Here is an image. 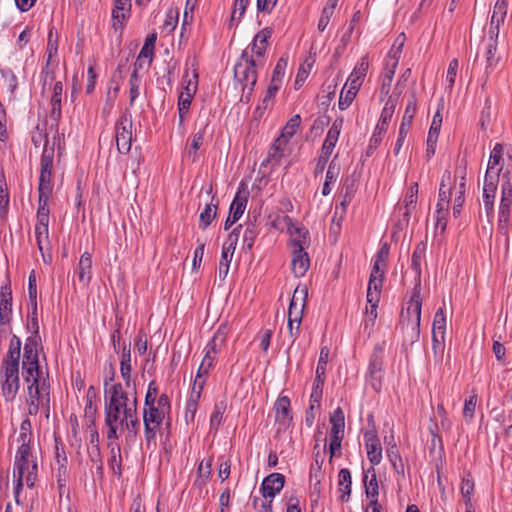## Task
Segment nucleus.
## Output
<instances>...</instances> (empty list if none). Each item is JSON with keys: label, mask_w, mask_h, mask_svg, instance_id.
<instances>
[{"label": "nucleus", "mask_w": 512, "mask_h": 512, "mask_svg": "<svg viewBox=\"0 0 512 512\" xmlns=\"http://www.w3.org/2000/svg\"><path fill=\"white\" fill-rule=\"evenodd\" d=\"M427 245L425 242H419L412 253L411 257V269L414 272L415 284L412 290L410 300L408 302L406 313L408 316L407 326L411 329V340L417 341L420 336V321H421V310H422V297L420 294L421 290V265L425 259Z\"/></svg>", "instance_id": "1"}, {"label": "nucleus", "mask_w": 512, "mask_h": 512, "mask_svg": "<svg viewBox=\"0 0 512 512\" xmlns=\"http://www.w3.org/2000/svg\"><path fill=\"white\" fill-rule=\"evenodd\" d=\"M104 416L115 418L118 421L137 411L138 399L136 385H133L131 399L129 392L125 391L121 383L109 385L108 380L104 382Z\"/></svg>", "instance_id": "2"}, {"label": "nucleus", "mask_w": 512, "mask_h": 512, "mask_svg": "<svg viewBox=\"0 0 512 512\" xmlns=\"http://www.w3.org/2000/svg\"><path fill=\"white\" fill-rule=\"evenodd\" d=\"M171 401L167 394L162 393L159 396V403L157 405H149L143 408V423H144V438L147 446L151 443L155 444L156 435L160 430L162 424L165 422L166 426H170L171 422Z\"/></svg>", "instance_id": "3"}, {"label": "nucleus", "mask_w": 512, "mask_h": 512, "mask_svg": "<svg viewBox=\"0 0 512 512\" xmlns=\"http://www.w3.org/2000/svg\"><path fill=\"white\" fill-rule=\"evenodd\" d=\"M263 65L262 60H257L253 55H249V49L246 48L234 67V77L240 83L242 95L241 102L248 103L257 82L258 66Z\"/></svg>", "instance_id": "4"}, {"label": "nucleus", "mask_w": 512, "mask_h": 512, "mask_svg": "<svg viewBox=\"0 0 512 512\" xmlns=\"http://www.w3.org/2000/svg\"><path fill=\"white\" fill-rule=\"evenodd\" d=\"M25 403L30 416H36L40 408L43 409L46 418L50 415V384L48 379L33 380L26 391Z\"/></svg>", "instance_id": "5"}, {"label": "nucleus", "mask_w": 512, "mask_h": 512, "mask_svg": "<svg viewBox=\"0 0 512 512\" xmlns=\"http://www.w3.org/2000/svg\"><path fill=\"white\" fill-rule=\"evenodd\" d=\"M308 298V288L305 285H299L295 288L290 305L288 308V333L292 338V344L300 333L303 311Z\"/></svg>", "instance_id": "6"}, {"label": "nucleus", "mask_w": 512, "mask_h": 512, "mask_svg": "<svg viewBox=\"0 0 512 512\" xmlns=\"http://www.w3.org/2000/svg\"><path fill=\"white\" fill-rule=\"evenodd\" d=\"M46 139L40 159V175L38 185V196H50L53 190L52 169L54 159V147L47 146Z\"/></svg>", "instance_id": "7"}, {"label": "nucleus", "mask_w": 512, "mask_h": 512, "mask_svg": "<svg viewBox=\"0 0 512 512\" xmlns=\"http://www.w3.org/2000/svg\"><path fill=\"white\" fill-rule=\"evenodd\" d=\"M1 377L2 395L6 402H11L15 399L20 388L19 364L3 362Z\"/></svg>", "instance_id": "8"}, {"label": "nucleus", "mask_w": 512, "mask_h": 512, "mask_svg": "<svg viewBox=\"0 0 512 512\" xmlns=\"http://www.w3.org/2000/svg\"><path fill=\"white\" fill-rule=\"evenodd\" d=\"M132 115L128 111L121 114L115 124V141L121 154H128L132 145Z\"/></svg>", "instance_id": "9"}, {"label": "nucleus", "mask_w": 512, "mask_h": 512, "mask_svg": "<svg viewBox=\"0 0 512 512\" xmlns=\"http://www.w3.org/2000/svg\"><path fill=\"white\" fill-rule=\"evenodd\" d=\"M329 359V349L327 346L321 347L318 364L316 367V375L310 395V409L313 410L315 405L320 406L322 398L324 377L326 374V366Z\"/></svg>", "instance_id": "10"}, {"label": "nucleus", "mask_w": 512, "mask_h": 512, "mask_svg": "<svg viewBox=\"0 0 512 512\" xmlns=\"http://www.w3.org/2000/svg\"><path fill=\"white\" fill-rule=\"evenodd\" d=\"M242 225L237 226L228 236V240L223 244L221 258L218 268V277L221 281H224L228 275L230 263L232 261L234 251L236 248V242L238 239L239 229Z\"/></svg>", "instance_id": "11"}, {"label": "nucleus", "mask_w": 512, "mask_h": 512, "mask_svg": "<svg viewBox=\"0 0 512 512\" xmlns=\"http://www.w3.org/2000/svg\"><path fill=\"white\" fill-rule=\"evenodd\" d=\"M417 104H416V97L415 95L412 96V98L408 101L406 105V109L402 118V122L399 128L398 137L395 143L394 147V154L398 155L404 142L406 139V136L409 132L412 119L414 118V115L416 113Z\"/></svg>", "instance_id": "12"}, {"label": "nucleus", "mask_w": 512, "mask_h": 512, "mask_svg": "<svg viewBox=\"0 0 512 512\" xmlns=\"http://www.w3.org/2000/svg\"><path fill=\"white\" fill-rule=\"evenodd\" d=\"M365 448L370 463L375 466L382 461V447L375 429L367 430L364 433Z\"/></svg>", "instance_id": "13"}, {"label": "nucleus", "mask_w": 512, "mask_h": 512, "mask_svg": "<svg viewBox=\"0 0 512 512\" xmlns=\"http://www.w3.org/2000/svg\"><path fill=\"white\" fill-rule=\"evenodd\" d=\"M285 476L280 473H272L265 477L261 484V494L264 498H274L284 487Z\"/></svg>", "instance_id": "14"}, {"label": "nucleus", "mask_w": 512, "mask_h": 512, "mask_svg": "<svg viewBox=\"0 0 512 512\" xmlns=\"http://www.w3.org/2000/svg\"><path fill=\"white\" fill-rule=\"evenodd\" d=\"M272 32L271 28H264L260 30L255 35L250 48L248 47L249 55H253L255 59L263 61V56L268 47V39L272 36Z\"/></svg>", "instance_id": "15"}, {"label": "nucleus", "mask_w": 512, "mask_h": 512, "mask_svg": "<svg viewBox=\"0 0 512 512\" xmlns=\"http://www.w3.org/2000/svg\"><path fill=\"white\" fill-rule=\"evenodd\" d=\"M452 195V179L451 172L446 170L443 173L440 187H439V195L438 202L436 204V210H445L449 211V203Z\"/></svg>", "instance_id": "16"}, {"label": "nucleus", "mask_w": 512, "mask_h": 512, "mask_svg": "<svg viewBox=\"0 0 512 512\" xmlns=\"http://www.w3.org/2000/svg\"><path fill=\"white\" fill-rule=\"evenodd\" d=\"M298 247L297 250H291V266L294 276L302 277L310 267V258L305 249H302L301 246Z\"/></svg>", "instance_id": "17"}, {"label": "nucleus", "mask_w": 512, "mask_h": 512, "mask_svg": "<svg viewBox=\"0 0 512 512\" xmlns=\"http://www.w3.org/2000/svg\"><path fill=\"white\" fill-rule=\"evenodd\" d=\"M12 314V291L10 284L4 285L0 290V323L8 324Z\"/></svg>", "instance_id": "18"}, {"label": "nucleus", "mask_w": 512, "mask_h": 512, "mask_svg": "<svg viewBox=\"0 0 512 512\" xmlns=\"http://www.w3.org/2000/svg\"><path fill=\"white\" fill-rule=\"evenodd\" d=\"M290 399L280 396L274 404L275 421L283 426H288L292 421Z\"/></svg>", "instance_id": "19"}, {"label": "nucleus", "mask_w": 512, "mask_h": 512, "mask_svg": "<svg viewBox=\"0 0 512 512\" xmlns=\"http://www.w3.org/2000/svg\"><path fill=\"white\" fill-rule=\"evenodd\" d=\"M342 125H343V119H337L333 122L332 126L330 127V129L327 132V135H326L324 143L321 147L320 153H322L324 155L331 156V154L337 144V141H338L341 129H342Z\"/></svg>", "instance_id": "20"}, {"label": "nucleus", "mask_w": 512, "mask_h": 512, "mask_svg": "<svg viewBox=\"0 0 512 512\" xmlns=\"http://www.w3.org/2000/svg\"><path fill=\"white\" fill-rule=\"evenodd\" d=\"M330 439L342 440L344 437L345 416L343 410L338 407L330 415Z\"/></svg>", "instance_id": "21"}, {"label": "nucleus", "mask_w": 512, "mask_h": 512, "mask_svg": "<svg viewBox=\"0 0 512 512\" xmlns=\"http://www.w3.org/2000/svg\"><path fill=\"white\" fill-rule=\"evenodd\" d=\"M62 93H63L62 81H56L53 85L52 96L50 99V103H51L50 118L55 123H57L61 118Z\"/></svg>", "instance_id": "22"}, {"label": "nucleus", "mask_w": 512, "mask_h": 512, "mask_svg": "<svg viewBox=\"0 0 512 512\" xmlns=\"http://www.w3.org/2000/svg\"><path fill=\"white\" fill-rule=\"evenodd\" d=\"M288 230L291 235L290 246L291 250H297L301 246L305 249L309 245V232L305 228L289 225Z\"/></svg>", "instance_id": "23"}, {"label": "nucleus", "mask_w": 512, "mask_h": 512, "mask_svg": "<svg viewBox=\"0 0 512 512\" xmlns=\"http://www.w3.org/2000/svg\"><path fill=\"white\" fill-rule=\"evenodd\" d=\"M396 107L395 101L390 96L389 99L386 101L385 106L381 112L380 119L375 127V132L380 133L382 135L385 134L388 128V124L391 121V118L394 114Z\"/></svg>", "instance_id": "24"}, {"label": "nucleus", "mask_w": 512, "mask_h": 512, "mask_svg": "<svg viewBox=\"0 0 512 512\" xmlns=\"http://www.w3.org/2000/svg\"><path fill=\"white\" fill-rule=\"evenodd\" d=\"M287 143L288 142L281 137L275 139L268 151L266 160L262 163V166H265L271 162H274V164H279L285 155L284 152Z\"/></svg>", "instance_id": "25"}, {"label": "nucleus", "mask_w": 512, "mask_h": 512, "mask_svg": "<svg viewBox=\"0 0 512 512\" xmlns=\"http://www.w3.org/2000/svg\"><path fill=\"white\" fill-rule=\"evenodd\" d=\"M363 484L367 498H378L379 486L374 467H370L364 471Z\"/></svg>", "instance_id": "26"}, {"label": "nucleus", "mask_w": 512, "mask_h": 512, "mask_svg": "<svg viewBox=\"0 0 512 512\" xmlns=\"http://www.w3.org/2000/svg\"><path fill=\"white\" fill-rule=\"evenodd\" d=\"M219 200L213 196L210 203L205 205L204 210L199 215V228L205 230L217 215Z\"/></svg>", "instance_id": "27"}, {"label": "nucleus", "mask_w": 512, "mask_h": 512, "mask_svg": "<svg viewBox=\"0 0 512 512\" xmlns=\"http://www.w3.org/2000/svg\"><path fill=\"white\" fill-rule=\"evenodd\" d=\"M67 462L68 461L54 462V464L52 465V471H53V474L57 481V486H58L60 496L63 495L65 488H66L67 481L69 480V476H70L68 467H67Z\"/></svg>", "instance_id": "28"}, {"label": "nucleus", "mask_w": 512, "mask_h": 512, "mask_svg": "<svg viewBox=\"0 0 512 512\" xmlns=\"http://www.w3.org/2000/svg\"><path fill=\"white\" fill-rule=\"evenodd\" d=\"M352 478L349 469L342 468L338 473V486L339 492H341L340 500L347 502L351 494Z\"/></svg>", "instance_id": "29"}, {"label": "nucleus", "mask_w": 512, "mask_h": 512, "mask_svg": "<svg viewBox=\"0 0 512 512\" xmlns=\"http://www.w3.org/2000/svg\"><path fill=\"white\" fill-rule=\"evenodd\" d=\"M92 258L90 253L84 252L77 266V275L81 283L87 284L91 279Z\"/></svg>", "instance_id": "30"}, {"label": "nucleus", "mask_w": 512, "mask_h": 512, "mask_svg": "<svg viewBox=\"0 0 512 512\" xmlns=\"http://www.w3.org/2000/svg\"><path fill=\"white\" fill-rule=\"evenodd\" d=\"M110 451V457L108 459V465L112 469L113 473L120 477L122 474V456L120 444H107Z\"/></svg>", "instance_id": "31"}, {"label": "nucleus", "mask_w": 512, "mask_h": 512, "mask_svg": "<svg viewBox=\"0 0 512 512\" xmlns=\"http://www.w3.org/2000/svg\"><path fill=\"white\" fill-rule=\"evenodd\" d=\"M340 174V166L336 163V157L330 162L326 176L325 181L322 187V195L327 196L331 193L332 187L331 185L336 182Z\"/></svg>", "instance_id": "32"}, {"label": "nucleus", "mask_w": 512, "mask_h": 512, "mask_svg": "<svg viewBox=\"0 0 512 512\" xmlns=\"http://www.w3.org/2000/svg\"><path fill=\"white\" fill-rule=\"evenodd\" d=\"M202 392L200 390H196L195 387L192 388L191 394L186 402L185 406V414L184 418L186 423H190L194 421L197 409L198 402L201 398Z\"/></svg>", "instance_id": "33"}, {"label": "nucleus", "mask_w": 512, "mask_h": 512, "mask_svg": "<svg viewBox=\"0 0 512 512\" xmlns=\"http://www.w3.org/2000/svg\"><path fill=\"white\" fill-rule=\"evenodd\" d=\"M39 337L30 336L24 344V353L22 362H39L38 359Z\"/></svg>", "instance_id": "34"}, {"label": "nucleus", "mask_w": 512, "mask_h": 512, "mask_svg": "<svg viewBox=\"0 0 512 512\" xmlns=\"http://www.w3.org/2000/svg\"><path fill=\"white\" fill-rule=\"evenodd\" d=\"M247 202V195L238 191L229 208V214L232 215L234 220H239L241 218L246 209Z\"/></svg>", "instance_id": "35"}, {"label": "nucleus", "mask_w": 512, "mask_h": 512, "mask_svg": "<svg viewBox=\"0 0 512 512\" xmlns=\"http://www.w3.org/2000/svg\"><path fill=\"white\" fill-rule=\"evenodd\" d=\"M22 376L27 386L35 379H44L41 377L39 362H22Z\"/></svg>", "instance_id": "36"}, {"label": "nucleus", "mask_w": 512, "mask_h": 512, "mask_svg": "<svg viewBox=\"0 0 512 512\" xmlns=\"http://www.w3.org/2000/svg\"><path fill=\"white\" fill-rule=\"evenodd\" d=\"M35 236L39 251L42 254L44 261L46 262L44 249L49 245V225L47 224H36Z\"/></svg>", "instance_id": "37"}, {"label": "nucleus", "mask_w": 512, "mask_h": 512, "mask_svg": "<svg viewBox=\"0 0 512 512\" xmlns=\"http://www.w3.org/2000/svg\"><path fill=\"white\" fill-rule=\"evenodd\" d=\"M484 54L486 58V70L494 68L500 61V57H496L497 42L494 40H484Z\"/></svg>", "instance_id": "38"}, {"label": "nucleus", "mask_w": 512, "mask_h": 512, "mask_svg": "<svg viewBox=\"0 0 512 512\" xmlns=\"http://www.w3.org/2000/svg\"><path fill=\"white\" fill-rule=\"evenodd\" d=\"M445 332H446V315L444 313V310L442 308H439L433 319V325H432V337H440L445 338Z\"/></svg>", "instance_id": "39"}, {"label": "nucleus", "mask_w": 512, "mask_h": 512, "mask_svg": "<svg viewBox=\"0 0 512 512\" xmlns=\"http://www.w3.org/2000/svg\"><path fill=\"white\" fill-rule=\"evenodd\" d=\"M105 427L107 428V444H119L117 441L119 439L120 433V423L117 419L105 416L104 419Z\"/></svg>", "instance_id": "40"}, {"label": "nucleus", "mask_w": 512, "mask_h": 512, "mask_svg": "<svg viewBox=\"0 0 512 512\" xmlns=\"http://www.w3.org/2000/svg\"><path fill=\"white\" fill-rule=\"evenodd\" d=\"M121 430L126 429L129 434L136 436L140 430V421L137 417V411L129 413V415L122 417L119 421Z\"/></svg>", "instance_id": "41"}, {"label": "nucleus", "mask_w": 512, "mask_h": 512, "mask_svg": "<svg viewBox=\"0 0 512 512\" xmlns=\"http://www.w3.org/2000/svg\"><path fill=\"white\" fill-rule=\"evenodd\" d=\"M191 97L190 93H180L178 97V114H179V127L184 126L185 117L189 112L190 106H191Z\"/></svg>", "instance_id": "42"}, {"label": "nucleus", "mask_w": 512, "mask_h": 512, "mask_svg": "<svg viewBox=\"0 0 512 512\" xmlns=\"http://www.w3.org/2000/svg\"><path fill=\"white\" fill-rule=\"evenodd\" d=\"M279 85L271 84L268 86L267 91L263 99L261 100V103L257 105L255 109V114H257L259 117L263 115L265 110L268 108L269 103L272 101V99L275 97L276 93L279 90Z\"/></svg>", "instance_id": "43"}, {"label": "nucleus", "mask_w": 512, "mask_h": 512, "mask_svg": "<svg viewBox=\"0 0 512 512\" xmlns=\"http://www.w3.org/2000/svg\"><path fill=\"white\" fill-rule=\"evenodd\" d=\"M50 196H38L37 223L49 225V207L48 201Z\"/></svg>", "instance_id": "44"}, {"label": "nucleus", "mask_w": 512, "mask_h": 512, "mask_svg": "<svg viewBox=\"0 0 512 512\" xmlns=\"http://www.w3.org/2000/svg\"><path fill=\"white\" fill-rule=\"evenodd\" d=\"M21 340L17 336H13L10 340L9 350L3 362L18 363L20 358Z\"/></svg>", "instance_id": "45"}, {"label": "nucleus", "mask_w": 512, "mask_h": 512, "mask_svg": "<svg viewBox=\"0 0 512 512\" xmlns=\"http://www.w3.org/2000/svg\"><path fill=\"white\" fill-rule=\"evenodd\" d=\"M131 7L130 0H114V8L112 10V17L118 22H123L126 19V13Z\"/></svg>", "instance_id": "46"}, {"label": "nucleus", "mask_w": 512, "mask_h": 512, "mask_svg": "<svg viewBox=\"0 0 512 512\" xmlns=\"http://www.w3.org/2000/svg\"><path fill=\"white\" fill-rule=\"evenodd\" d=\"M301 123V117L299 114L294 115L289 119L286 125L283 127L281 135L279 137L285 139L287 142L294 136Z\"/></svg>", "instance_id": "47"}, {"label": "nucleus", "mask_w": 512, "mask_h": 512, "mask_svg": "<svg viewBox=\"0 0 512 512\" xmlns=\"http://www.w3.org/2000/svg\"><path fill=\"white\" fill-rule=\"evenodd\" d=\"M508 4L506 0H497L493 7L491 21L503 24L507 15Z\"/></svg>", "instance_id": "48"}, {"label": "nucleus", "mask_w": 512, "mask_h": 512, "mask_svg": "<svg viewBox=\"0 0 512 512\" xmlns=\"http://www.w3.org/2000/svg\"><path fill=\"white\" fill-rule=\"evenodd\" d=\"M358 91L359 90H357V89H352V87L344 86L341 91L340 97H339V102H338L339 109L346 110L352 104Z\"/></svg>", "instance_id": "49"}, {"label": "nucleus", "mask_w": 512, "mask_h": 512, "mask_svg": "<svg viewBox=\"0 0 512 512\" xmlns=\"http://www.w3.org/2000/svg\"><path fill=\"white\" fill-rule=\"evenodd\" d=\"M212 471V457L208 459H203L197 469L198 477L201 479L200 481H196L195 483L201 487L205 484V482L209 479Z\"/></svg>", "instance_id": "50"}, {"label": "nucleus", "mask_w": 512, "mask_h": 512, "mask_svg": "<svg viewBox=\"0 0 512 512\" xmlns=\"http://www.w3.org/2000/svg\"><path fill=\"white\" fill-rule=\"evenodd\" d=\"M226 410V403L224 401H219L215 403L214 410L210 418V428L217 430L221 425L223 420V415Z\"/></svg>", "instance_id": "51"}, {"label": "nucleus", "mask_w": 512, "mask_h": 512, "mask_svg": "<svg viewBox=\"0 0 512 512\" xmlns=\"http://www.w3.org/2000/svg\"><path fill=\"white\" fill-rule=\"evenodd\" d=\"M258 228L257 226L250 222L246 225L244 234H243V246L247 250H251L253 248L255 239L258 236Z\"/></svg>", "instance_id": "52"}, {"label": "nucleus", "mask_w": 512, "mask_h": 512, "mask_svg": "<svg viewBox=\"0 0 512 512\" xmlns=\"http://www.w3.org/2000/svg\"><path fill=\"white\" fill-rule=\"evenodd\" d=\"M287 65H288V58L287 57H281L277 63H276V66L273 70V73H272V79H271V84H274V85H281V82H282V79L285 75V70L287 68Z\"/></svg>", "instance_id": "53"}, {"label": "nucleus", "mask_w": 512, "mask_h": 512, "mask_svg": "<svg viewBox=\"0 0 512 512\" xmlns=\"http://www.w3.org/2000/svg\"><path fill=\"white\" fill-rule=\"evenodd\" d=\"M226 339V333L225 331L220 327L212 339L208 342V344L205 347V352L207 350H211V354L216 355L219 348L222 346V344L225 342Z\"/></svg>", "instance_id": "54"}, {"label": "nucleus", "mask_w": 512, "mask_h": 512, "mask_svg": "<svg viewBox=\"0 0 512 512\" xmlns=\"http://www.w3.org/2000/svg\"><path fill=\"white\" fill-rule=\"evenodd\" d=\"M141 84V79L136 71H133L129 78V104L133 106L135 100L139 96V88Z\"/></svg>", "instance_id": "55"}, {"label": "nucleus", "mask_w": 512, "mask_h": 512, "mask_svg": "<svg viewBox=\"0 0 512 512\" xmlns=\"http://www.w3.org/2000/svg\"><path fill=\"white\" fill-rule=\"evenodd\" d=\"M207 126V121L202 122L199 126L198 131L193 134L189 154H191L192 152L196 153V151L203 145L204 135L206 133Z\"/></svg>", "instance_id": "56"}, {"label": "nucleus", "mask_w": 512, "mask_h": 512, "mask_svg": "<svg viewBox=\"0 0 512 512\" xmlns=\"http://www.w3.org/2000/svg\"><path fill=\"white\" fill-rule=\"evenodd\" d=\"M418 198V183H413L409 186L407 193L404 198L406 207L405 214H409L412 209H415Z\"/></svg>", "instance_id": "57"}, {"label": "nucleus", "mask_w": 512, "mask_h": 512, "mask_svg": "<svg viewBox=\"0 0 512 512\" xmlns=\"http://www.w3.org/2000/svg\"><path fill=\"white\" fill-rule=\"evenodd\" d=\"M377 307L378 305H370L369 308H366L365 318L363 321V331L368 334H370L375 325V321L377 319Z\"/></svg>", "instance_id": "58"}, {"label": "nucleus", "mask_w": 512, "mask_h": 512, "mask_svg": "<svg viewBox=\"0 0 512 512\" xmlns=\"http://www.w3.org/2000/svg\"><path fill=\"white\" fill-rule=\"evenodd\" d=\"M474 492V481L470 477L462 478L461 482V494L464 499L465 505H470L472 503L471 497Z\"/></svg>", "instance_id": "59"}, {"label": "nucleus", "mask_w": 512, "mask_h": 512, "mask_svg": "<svg viewBox=\"0 0 512 512\" xmlns=\"http://www.w3.org/2000/svg\"><path fill=\"white\" fill-rule=\"evenodd\" d=\"M512 205V196H502L499 205V222H507L510 215V207Z\"/></svg>", "instance_id": "60"}, {"label": "nucleus", "mask_w": 512, "mask_h": 512, "mask_svg": "<svg viewBox=\"0 0 512 512\" xmlns=\"http://www.w3.org/2000/svg\"><path fill=\"white\" fill-rule=\"evenodd\" d=\"M159 403L158 387L154 380L150 381L145 395L144 405H157Z\"/></svg>", "instance_id": "61"}, {"label": "nucleus", "mask_w": 512, "mask_h": 512, "mask_svg": "<svg viewBox=\"0 0 512 512\" xmlns=\"http://www.w3.org/2000/svg\"><path fill=\"white\" fill-rule=\"evenodd\" d=\"M441 125H442V115L440 113V108H438L437 112L433 116L432 123H431L430 129H429L427 138L438 140Z\"/></svg>", "instance_id": "62"}, {"label": "nucleus", "mask_w": 512, "mask_h": 512, "mask_svg": "<svg viewBox=\"0 0 512 512\" xmlns=\"http://www.w3.org/2000/svg\"><path fill=\"white\" fill-rule=\"evenodd\" d=\"M388 460L391 463V466H392L394 472L398 476L405 478V474H406L405 473V464L403 462L401 454L399 453V454H395V455H390V457H388Z\"/></svg>", "instance_id": "63"}, {"label": "nucleus", "mask_w": 512, "mask_h": 512, "mask_svg": "<svg viewBox=\"0 0 512 512\" xmlns=\"http://www.w3.org/2000/svg\"><path fill=\"white\" fill-rule=\"evenodd\" d=\"M477 404V395L473 394L465 400L463 408V416L466 420L470 421L474 417L475 408Z\"/></svg>", "instance_id": "64"}]
</instances>
